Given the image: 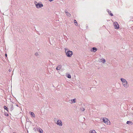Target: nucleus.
Masks as SVG:
<instances>
[{
	"mask_svg": "<svg viewBox=\"0 0 133 133\" xmlns=\"http://www.w3.org/2000/svg\"><path fill=\"white\" fill-rule=\"evenodd\" d=\"M31 115L32 117H35V115L33 112H31Z\"/></svg>",
	"mask_w": 133,
	"mask_h": 133,
	"instance_id": "f3484780",
	"label": "nucleus"
},
{
	"mask_svg": "<svg viewBox=\"0 0 133 133\" xmlns=\"http://www.w3.org/2000/svg\"><path fill=\"white\" fill-rule=\"evenodd\" d=\"M126 123L127 124H131L132 125L133 124V123L131 121H127L126 122Z\"/></svg>",
	"mask_w": 133,
	"mask_h": 133,
	"instance_id": "9b49d317",
	"label": "nucleus"
},
{
	"mask_svg": "<svg viewBox=\"0 0 133 133\" xmlns=\"http://www.w3.org/2000/svg\"><path fill=\"white\" fill-rule=\"evenodd\" d=\"M90 133H97L95 130H93L92 131H90Z\"/></svg>",
	"mask_w": 133,
	"mask_h": 133,
	"instance_id": "2eb2a0df",
	"label": "nucleus"
},
{
	"mask_svg": "<svg viewBox=\"0 0 133 133\" xmlns=\"http://www.w3.org/2000/svg\"><path fill=\"white\" fill-rule=\"evenodd\" d=\"M114 25L115 29H117L119 28V25L117 22H114Z\"/></svg>",
	"mask_w": 133,
	"mask_h": 133,
	"instance_id": "39448f33",
	"label": "nucleus"
},
{
	"mask_svg": "<svg viewBox=\"0 0 133 133\" xmlns=\"http://www.w3.org/2000/svg\"><path fill=\"white\" fill-rule=\"evenodd\" d=\"M67 77L69 78H71V76L70 74H68Z\"/></svg>",
	"mask_w": 133,
	"mask_h": 133,
	"instance_id": "6ab92c4d",
	"label": "nucleus"
},
{
	"mask_svg": "<svg viewBox=\"0 0 133 133\" xmlns=\"http://www.w3.org/2000/svg\"><path fill=\"white\" fill-rule=\"evenodd\" d=\"M13 133H16V132H14Z\"/></svg>",
	"mask_w": 133,
	"mask_h": 133,
	"instance_id": "bb28decb",
	"label": "nucleus"
},
{
	"mask_svg": "<svg viewBox=\"0 0 133 133\" xmlns=\"http://www.w3.org/2000/svg\"><path fill=\"white\" fill-rule=\"evenodd\" d=\"M5 116H9V115L8 113H7L6 112L5 113Z\"/></svg>",
	"mask_w": 133,
	"mask_h": 133,
	"instance_id": "412c9836",
	"label": "nucleus"
},
{
	"mask_svg": "<svg viewBox=\"0 0 133 133\" xmlns=\"http://www.w3.org/2000/svg\"><path fill=\"white\" fill-rule=\"evenodd\" d=\"M10 107H10V108H11L10 110H11V111H12L13 110V109H14V107H13V105L12 104L10 106Z\"/></svg>",
	"mask_w": 133,
	"mask_h": 133,
	"instance_id": "ddd939ff",
	"label": "nucleus"
},
{
	"mask_svg": "<svg viewBox=\"0 0 133 133\" xmlns=\"http://www.w3.org/2000/svg\"><path fill=\"white\" fill-rule=\"evenodd\" d=\"M76 98H75L73 99H71V101L72 103H75L76 102Z\"/></svg>",
	"mask_w": 133,
	"mask_h": 133,
	"instance_id": "f8f14e48",
	"label": "nucleus"
},
{
	"mask_svg": "<svg viewBox=\"0 0 133 133\" xmlns=\"http://www.w3.org/2000/svg\"><path fill=\"white\" fill-rule=\"evenodd\" d=\"M97 50V49L96 48L93 47L92 48V49L91 51H93L94 52H95Z\"/></svg>",
	"mask_w": 133,
	"mask_h": 133,
	"instance_id": "0eeeda50",
	"label": "nucleus"
},
{
	"mask_svg": "<svg viewBox=\"0 0 133 133\" xmlns=\"http://www.w3.org/2000/svg\"><path fill=\"white\" fill-rule=\"evenodd\" d=\"M4 109L6 110L8 112H9L8 108L5 106H4Z\"/></svg>",
	"mask_w": 133,
	"mask_h": 133,
	"instance_id": "4468645a",
	"label": "nucleus"
},
{
	"mask_svg": "<svg viewBox=\"0 0 133 133\" xmlns=\"http://www.w3.org/2000/svg\"><path fill=\"white\" fill-rule=\"evenodd\" d=\"M101 62H102L103 63H104L105 62V59H103L102 60V61Z\"/></svg>",
	"mask_w": 133,
	"mask_h": 133,
	"instance_id": "4be33fe9",
	"label": "nucleus"
},
{
	"mask_svg": "<svg viewBox=\"0 0 133 133\" xmlns=\"http://www.w3.org/2000/svg\"><path fill=\"white\" fill-rule=\"evenodd\" d=\"M34 3L35 4V5L36 6V4H37L38 3L36 1H35L34 2Z\"/></svg>",
	"mask_w": 133,
	"mask_h": 133,
	"instance_id": "5701e85b",
	"label": "nucleus"
},
{
	"mask_svg": "<svg viewBox=\"0 0 133 133\" xmlns=\"http://www.w3.org/2000/svg\"><path fill=\"white\" fill-rule=\"evenodd\" d=\"M103 122L105 123L106 124L108 125H110V121L108 119V118H103Z\"/></svg>",
	"mask_w": 133,
	"mask_h": 133,
	"instance_id": "7ed1b4c3",
	"label": "nucleus"
},
{
	"mask_svg": "<svg viewBox=\"0 0 133 133\" xmlns=\"http://www.w3.org/2000/svg\"><path fill=\"white\" fill-rule=\"evenodd\" d=\"M132 114L133 115V114Z\"/></svg>",
	"mask_w": 133,
	"mask_h": 133,
	"instance_id": "c85d7f7f",
	"label": "nucleus"
},
{
	"mask_svg": "<svg viewBox=\"0 0 133 133\" xmlns=\"http://www.w3.org/2000/svg\"><path fill=\"white\" fill-rule=\"evenodd\" d=\"M5 56L6 57H7V54H5Z\"/></svg>",
	"mask_w": 133,
	"mask_h": 133,
	"instance_id": "a878e982",
	"label": "nucleus"
},
{
	"mask_svg": "<svg viewBox=\"0 0 133 133\" xmlns=\"http://www.w3.org/2000/svg\"><path fill=\"white\" fill-rule=\"evenodd\" d=\"M74 23L75 24V25L76 26L77 25V23L75 19L74 20Z\"/></svg>",
	"mask_w": 133,
	"mask_h": 133,
	"instance_id": "dca6fc26",
	"label": "nucleus"
},
{
	"mask_svg": "<svg viewBox=\"0 0 133 133\" xmlns=\"http://www.w3.org/2000/svg\"><path fill=\"white\" fill-rule=\"evenodd\" d=\"M43 6V5L41 2H39L37 4H36V7L37 8H39Z\"/></svg>",
	"mask_w": 133,
	"mask_h": 133,
	"instance_id": "20e7f679",
	"label": "nucleus"
},
{
	"mask_svg": "<svg viewBox=\"0 0 133 133\" xmlns=\"http://www.w3.org/2000/svg\"><path fill=\"white\" fill-rule=\"evenodd\" d=\"M57 124L60 126H61L62 125V122L61 121L58 120Z\"/></svg>",
	"mask_w": 133,
	"mask_h": 133,
	"instance_id": "423d86ee",
	"label": "nucleus"
},
{
	"mask_svg": "<svg viewBox=\"0 0 133 133\" xmlns=\"http://www.w3.org/2000/svg\"><path fill=\"white\" fill-rule=\"evenodd\" d=\"M39 132H40V133H43V131L42 129H39Z\"/></svg>",
	"mask_w": 133,
	"mask_h": 133,
	"instance_id": "a211bd4d",
	"label": "nucleus"
},
{
	"mask_svg": "<svg viewBox=\"0 0 133 133\" xmlns=\"http://www.w3.org/2000/svg\"><path fill=\"white\" fill-rule=\"evenodd\" d=\"M61 68V65H59L56 68V69L57 70H60Z\"/></svg>",
	"mask_w": 133,
	"mask_h": 133,
	"instance_id": "9d476101",
	"label": "nucleus"
},
{
	"mask_svg": "<svg viewBox=\"0 0 133 133\" xmlns=\"http://www.w3.org/2000/svg\"><path fill=\"white\" fill-rule=\"evenodd\" d=\"M65 13L67 16L69 17H70L71 16V14H70L68 12L66 11Z\"/></svg>",
	"mask_w": 133,
	"mask_h": 133,
	"instance_id": "1a4fd4ad",
	"label": "nucleus"
},
{
	"mask_svg": "<svg viewBox=\"0 0 133 133\" xmlns=\"http://www.w3.org/2000/svg\"><path fill=\"white\" fill-rule=\"evenodd\" d=\"M9 71H10V70H9Z\"/></svg>",
	"mask_w": 133,
	"mask_h": 133,
	"instance_id": "cd10ccee",
	"label": "nucleus"
},
{
	"mask_svg": "<svg viewBox=\"0 0 133 133\" xmlns=\"http://www.w3.org/2000/svg\"><path fill=\"white\" fill-rule=\"evenodd\" d=\"M66 55L68 57H71L72 55V52L71 51H67V52L65 51Z\"/></svg>",
	"mask_w": 133,
	"mask_h": 133,
	"instance_id": "f03ea898",
	"label": "nucleus"
},
{
	"mask_svg": "<svg viewBox=\"0 0 133 133\" xmlns=\"http://www.w3.org/2000/svg\"><path fill=\"white\" fill-rule=\"evenodd\" d=\"M38 53H37V52L35 54V55L36 56H38Z\"/></svg>",
	"mask_w": 133,
	"mask_h": 133,
	"instance_id": "393cba45",
	"label": "nucleus"
},
{
	"mask_svg": "<svg viewBox=\"0 0 133 133\" xmlns=\"http://www.w3.org/2000/svg\"><path fill=\"white\" fill-rule=\"evenodd\" d=\"M80 110L82 111H84L85 110L83 108H81Z\"/></svg>",
	"mask_w": 133,
	"mask_h": 133,
	"instance_id": "aec40b11",
	"label": "nucleus"
},
{
	"mask_svg": "<svg viewBox=\"0 0 133 133\" xmlns=\"http://www.w3.org/2000/svg\"><path fill=\"white\" fill-rule=\"evenodd\" d=\"M120 79L124 87L127 88L129 87V84H128L127 82L126 79L123 78H121Z\"/></svg>",
	"mask_w": 133,
	"mask_h": 133,
	"instance_id": "f257e3e1",
	"label": "nucleus"
},
{
	"mask_svg": "<svg viewBox=\"0 0 133 133\" xmlns=\"http://www.w3.org/2000/svg\"><path fill=\"white\" fill-rule=\"evenodd\" d=\"M68 49L67 48H65V51L66 52H67V51H68Z\"/></svg>",
	"mask_w": 133,
	"mask_h": 133,
	"instance_id": "b1692460",
	"label": "nucleus"
},
{
	"mask_svg": "<svg viewBox=\"0 0 133 133\" xmlns=\"http://www.w3.org/2000/svg\"><path fill=\"white\" fill-rule=\"evenodd\" d=\"M107 11L108 12L109 14L111 16H113V14L112 13H111V11L110 10L108 9H107Z\"/></svg>",
	"mask_w": 133,
	"mask_h": 133,
	"instance_id": "6e6552de",
	"label": "nucleus"
}]
</instances>
